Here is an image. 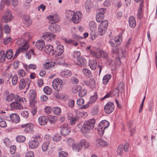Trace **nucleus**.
Wrapping results in <instances>:
<instances>
[{
	"label": "nucleus",
	"mask_w": 157,
	"mask_h": 157,
	"mask_svg": "<svg viewBox=\"0 0 157 157\" xmlns=\"http://www.w3.org/2000/svg\"><path fill=\"white\" fill-rule=\"evenodd\" d=\"M95 122V120L93 118L85 121L80 129L81 131L84 134L90 133L94 127Z\"/></svg>",
	"instance_id": "nucleus-1"
},
{
	"label": "nucleus",
	"mask_w": 157,
	"mask_h": 157,
	"mask_svg": "<svg viewBox=\"0 0 157 157\" xmlns=\"http://www.w3.org/2000/svg\"><path fill=\"white\" fill-rule=\"evenodd\" d=\"M42 139L39 135H36L33 136L32 139L29 141L28 144L29 147L31 149H35L38 146Z\"/></svg>",
	"instance_id": "nucleus-2"
},
{
	"label": "nucleus",
	"mask_w": 157,
	"mask_h": 157,
	"mask_svg": "<svg viewBox=\"0 0 157 157\" xmlns=\"http://www.w3.org/2000/svg\"><path fill=\"white\" fill-rule=\"evenodd\" d=\"M14 99H15V101H19L20 102H24V101L25 102L27 101V100L25 98H21L18 95H16L15 96L13 94H8L6 98V101L8 102L11 101Z\"/></svg>",
	"instance_id": "nucleus-3"
},
{
	"label": "nucleus",
	"mask_w": 157,
	"mask_h": 157,
	"mask_svg": "<svg viewBox=\"0 0 157 157\" xmlns=\"http://www.w3.org/2000/svg\"><path fill=\"white\" fill-rule=\"evenodd\" d=\"M4 119L10 121L11 120L13 123H18L20 121V118L19 116L16 113H12L10 116L8 114H6L4 116Z\"/></svg>",
	"instance_id": "nucleus-4"
},
{
	"label": "nucleus",
	"mask_w": 157,
	"mask_h": 157,
	"mask_svg": "<svg viewBox=\"0 0 157 157\" xmlns=\"http://www.w3.org/2000/svg\"><path fill=\"white\" fill-rule=\"evenodd\" d=\"M31 81L27 78H21L19 82V88L22 90L25 88L28 89L29 88Z\"/></svg>",
	"instance_id": "nucleus-5"
},
{
	"label": "nucleus",
	"mask_w": 157,
	"mask_h": 157,
	"mask_svg": "<svg viewBox=\"0 0 157 157\" xmlns=\"http://www.w3.org/2000/svg\"><path fill=\"white\" fill-rule=\"evenodd\" d=\"M31 38L30 33L29 32H26L24 33L22 36V39H20L17 42V44H27V41H29Z\"/></svg>",
	"instance_id": "nucleus-6"
},
{
	"label": "nucleus",
	"mask_w": 157,
	"mask_h": 157,
	"mask_svg": "<svg viewBox=\"0 0 157 157\" xmlns=\"http://www.w3.org/2000/svg\"><path fill=\"white\" fill-rule=\"evenodd\" d=\"M62 80L58 78L54 79L52 82V86L53 88L57 91L61 90L62 86Z\"/></svg>",
	"instance_id": "nucleus-7"
},
{
	"label": "nucleus",
	"mask_w": 157,
	"mask_h": 157,
	"mask_svg": "<svg viewBox=\"0 0 157 157\" xmlns=\"http://www.w3.org/2000/svg\"><path fill=\"white\" fill-rule=\"evenodd\" d=\"M12 15L10 10H7L4 15L2 17V21L4 23H6L11 21Z\"/></svg>",
	"instance_id": "nucleus-8"
},
{
	"label": "nucleus",
	"mask_w": 157,
	"mask_h": 157,
	"mask_svg": "<svg viewBox=\"0 0 157 157\" xmlns=\"http://www.w3.org/2000/svg\"><path fill=\"white\" fill-rule=\"evenodd\" d=\"M114 108L113 103L112 102H109L104 106L105 112L106 114H109L113 111Z\"/></svg>",
	"instance_id": "nucleus-9"
},
{
	"label": "nucleus",
	"mask_w": 157,
	"mask_h": 157,
	"mask_svg": "<svg viewBox=\"0 0 157 157\" xmlns=\"http://www.w3.org/2000/svg\"><path fill=\"white\" fill-rule=\"evenodd\" d=\"M60 128V133L62 135H67L71 132V129L68 127L67 124H63L61 126Z\"/></svg>",
	"instance_id": "nucleus-10"
},
{
	"label": "nucleus",
	"mask_w": 157,
	"mask_h": 157,
	"mask_svg": "<svg viewBox=\"0 0 157 157\" xmlns=\"http://www.w3.org/2000/svg\"><path fill=\"white\" fill-rule=\"evenodd\" d=\"M82 17V14L81 12L79 11H77L72 16L71 19L73 22L77 24L80 21Z\"/></svg>",
	"instance_id": "nucleus-11"
},
{
	"label": "nucleus",
	"mask_w": 157,
	"mask_h": 157,
	"mask_svg": "<svg viewBox=\"0 0 157 157\" xmlns=\"http://www.w3.org/2000/svg\"><path fill=\"white\" fill-rule=\"evenodd\" d=\"M21 126L22 128H25V131L28 133H32L34 131L33 128L34 127V125L31 123L22 125Z\"/></svg>",
	"instance_id": "nucleus-12"
},
{
	"label": "nucleus",
	"mask_w": 157,
	"mask_h": 157,
	"mask_svg": "<svg viewBox=\"0 0 157 157\" xmlns=\"http://www.w3.org/2000/svg\"><path fill=\"white\" fill-rule=\"evenodd\" d=\"M42 37L43 39H44L46 41H51L55 40V36L53 33L47 32L44 35L42 36Z\"/></svg>",
	"instance_id": "nucleus-13"
},
{
	"label": "nucleus",
	"mask_w": 157,
	"mask_h": 157,
	"mask_svg": "<svg viewBox=\"0 0 157 157\" xmlns=\"http://www.w3.org/2000/svg\"><path fill=\"white\" fill-rule=\"evenodd\" d=\"M48 28L50 31L53 33L59 32L61 30L59 25L56 24H51L49 25Z\"/></svg>",
	"instance_id": "nucleus-14"
},
{
	"label": "nucleus",
	"mask_w": 157,
	"mask_h": 157,
	"mask_svg": "<svg viewBox=\"0 0 157 157\" xmlns=\"http://www.w3.org/2000/svg\"><path fill=\"white\" fill-rule=\"evenodd\" d=\"M22 45H23L22 47L19 48L16 51V53L13 57V59H15L21 52H24V51L28 49L29 48V45L27 44H25Z\"/></svg>",
	"instance_id": "nucleus-15"
},
{
	"label": "nucleus",
	"mask_w": 157,
	"mask_h": 157,
	"mask_svg": "<svg viewBox=\"0 0 157 157\" xmlns=\"http://www.w3.org/2000/svg\"><path fill=\"white\" fill-rule=\"evenodd\" d=\"M57 44L56 49L55 50L56 55L58 56H60L64 51L63 46L60 44H58L59 43L56 42Z\"/></svg>",
	"instance_id": "nucleus-16"
},
{
	"label": "nucleus",
	"mask_w": 157,
	"mask_h": 157,
	"mask_svg": "<svg viewBox=\"0 0 157 157\" xmlns=\"http://www.w3.org/2000/svg\"><path fill=\"white\" fill-rule=\"evenodd\" d=\"M44 51L48 55L53 56L54 51L53 46L51 45H47L44 48Z\"/></svg>",
	"instance_id": "nucleus-17"
},
{
	"label": "nucleus",
	"mask_w": 157,
	"mask_h": 157,
	"mask_svg": "<svg viewBox=\"0 0 157 157\" xmlns=\"http://www.w3.org/2000/svg\"><path fill=\"white\" fill-rule=\"evenodd\" d=\"M18 102H19L17 101L13 102L10 104V106L13 109H22L23 108V106L21 104V103Z\"/></svg>",
	"instance_id": "nucleus-18"
},
{
	"label": "nucleus",
	"mask_w": 157,
	"mask_h": 157,
	"mask_svg": "<svg viewBox=\"0 0 157 157\" xmlns=\"http://www.w3.org/2000/svg\"><path fill=\"white\" fill-rule=\"evenodd\" d=\"M48 121L47 118L44 116H41L38 118V123L41 126H44L46 124Z\"/></svg>",
	"instance_id": "nucleus-19"
},
{
	"label": "nucleus",
	"mask_w": 157,
	"mask_h": 157,
	"mask_svg": "<svg viewBox=\"0 0 157 157\" xmlns=\"http://www.w3.org/2000/svg\"><path fill=\"white\" fill-rule=\"evenodd\" d=\"M96 144L99 147H103L107 146L108 144L107 143L103 140L97 139H96Z\"/></svg>",
	"instance_id": "nucleus-20"
},
{
	"label": "nucleus",
	"mask_w": 157,
	"mask_h": 157,
	"mask_svg": "<svg viewBox=\"0 0 157 157\" xmlns=\"http://www.w3.org/2000/svg\"><path fill=\"white\" fill-rule=\"evenodd\" d=\"M44 46V42L42 40L37 41L35 44L36 47L40 50H42Z\"/></svg>",
	"instance_id": "nucleus-21"
},
{
	"label": "nucleus",
	"mask_w": 157,
	"mask_h": 157,
	"mask_svg": "<svg viewBox=\"0 0 157 157\" xmlns=\"http://www.w3.org/2000/svg\"><path fill=\"white\" fill-rule=\"evenodd\" d=\"M77 64L81 67H84L86 65V60L82 57L77 59Z\"/></svg>",
	"instance_id": "nucleus-22"
},
{
	"label": "nucleus",
	"mask_w": 157,
	"mask_h": 157,
	"mask_svg": "<svg viewBox=\"0 0 157 157\" xmlns=\"http://www.w3.org/2000/svg\"><path fill=\"white\" fill-rule=\"evenodd\" d=\"M72 74V72L68 70H64L62 71L60 74L61 76L66 78H68L70 77Z\"/></svg>",
	"instance_id": "nucleus-23"
},
{
	"label": "nucleus",
	"mask_w": 157,
	"mask_h": 157,
	"mask_svg": "<svg viewBox=\"0 0 157 157\" xmlns=\"http://www.w3.org/2000/svg\"><path fill=\"white\" fill-rule=\"evenodd\" d=\"M23 21L25 25L27 27L30 25L32 23L31 20L30 19L29 17L28 16H26L23 17Z\"/></svg>",
	"instance_id": "nucleus-24"
},
{
	"label": "nucleus",
	"mask_w": 157,
	"mask_h": 157,
	"mask_svg": "<svg viewBox=\"0 0 157 157\" xmlns=\"http://www.w3.org/2000/svg\"><path fill=\"white\" fill-rule=\"evenodd\" d=\"M129 26L134 28L136 25V21L135 18L133 16H131L129 19Z\"/></svg>",
	"instance_id": "nucleus-25"
},
{
	"label": "nucleus",
	"mask_w": 157,
	"mask_h": 157,
	"mask_svg": "<svg viewBox=\"0 0 157 157\" xmlns=\"http://www.w3.org/2000/svg\"><path fill=\"white\" fill-rule=\"evenodd\" d=\"M72 148L73 150L76 151H79L81 150L82 148V146L80 143L75 144L72 145Z\"/></svg>",
	"instance_id": "nucleus-26"
},
{
	"label": "nucleus",
	"mask_w": 157,
	"mask_h": 157,
	"mask_svg": "<svg viewBox=\"0 0 157 157\" xmlns=\"http://www.w3.org/2000/svg\"><path fill=\"white\" fill-rule=\"evenodd\" d=\"M109 122L105 120L101 121L99 124V125L104 128V129L107 128L109 126Z\"/></svg>",
	"instance_id": "nucleus-27"
},
{
	"label": "nucleus",
	"mask_w": 157,
	"mask_h": 157,
	"mask_svg": "<svg viewBox=\"0 0 157 157\" xmlns=\"http://www.w3.org/2000/svg\"><path fill=\"white\" fill-rule=\"evenodd\" d=\"M111 77V75L110 74H107L105 75L102 79L103 84L105 85L107 84Z\"/></svg>",
	"instance_id": "nucleus-28"
},
{
	"label": "nucleus",
	"mask_w": 157,
	"mask_h": 157,
	"mask_svg": "<svg viewBox=\"0 0 157 157\" xmlns=\"http://www.w3.org/2000/svg\"><path fill=\"white\" fill-rule=\"evenodd\" d=\"M89 28L91 31H95L96 29V25L95 22L91 21L89 23Z\"/></svg>",
	"instance_id": "nucleus-29"
},
{
	"label": "nucleus",
	"mask_w": 157,
	"mask_h": 157,
	"mask_svg": "<svg viewBox=\"0 0 157 157\" xmlns=\"http://www.w3.org/2000/svg\"><path fill=\"white\" fill-rule=\"evenodd\" d=\"M93 5V4L92 2L90 1H87L86 2L85 5V8L86 10L88 12H89Z\"/></svg>",
	"instance_id": "nucleus-30"
},
{
	"label": "nucleus",
	"mask_w": 157,
	"mask_h": 157,
	"mask_svg": "<svg viewBox=\"0 0 157 157\" xmlns=\"http://www.w3.org/2000/svg\"><path fill=\"white\" fill-rule=\"evenodd\" d=\"M97 62L96 60H90L89 63V65L92 70H94L97 67Z\"/></svg>",
	"instance_id": "nucleus-31"
},
{
	"label": "nucleus",
	"mask_w": 157,
	"mask_h": 157,
	"mask_svg": "<svg viewBox=\"0 0 157 157\" xmlns=\"http://www.w3.org/2000/svg\"><path fill=\"white\" fill-rule=\"evenodd\" d=\"M82 72L87 77H90L91 76V73L90 71L88 69L83 68L82 70Z\"/></svg>",
	"instance_id": "nucleus-32"
},
{
	"label": "nucleus",
	"mask_w": 157,
	"mask_h": 157,
	"mask_svg": "<svg viewBox=\"0 0 157 157\" xmlns=\"http://www.w3.org/2000/svg\"><path fill=\"white\" fill-rule=\"evenodd\" d=\"M47 119L49 121L52 123H54L56 121L57 117L56 116L51 115H48L47 116Z\"/></svg>",
	"instance_id": "nucleus-33"
},
{
	"label": "nucleus",
	"mask_w": 157,
	"mask_h": 157,
	"mask_svg": "<svg viewBox=\"0 0 157 157\" xmlns=\"http://www.w3.org/2000/svg\"><path fill=\"white\" fill-rule=\"evenodd\" d=\"M124 83L123 82H121L118 85L117 88L120 90V93H122L124 90Z\"/></svg>",
	"instance_id": "nucleus-34"
},
{
	"label": "nucleus",
	"mask_w": 157,
	"mask_h": 157,
	"mask_svg": "<svg viewBox=\"0 0 157 157\" xmlns=\"http://www.w3.org/2000/svg\"><path fill=\"white\" fill-rule=\"evenodd\" d=\"M82 89L81 86L78 85L74 86L72 88V91L73 93H76L80 91Z\"/></svg>",
	"instance_id": "nucleus-35"
},
{
	"label": "nucleus",
	"mask_w": 157,
	"mask_h": 157,
	"mask_svg": "<svg viewBox=\"0 0 157 157\" xmlns=\"http://www.w3.org/2000/svg\"><path fill=\"white\" fill-rule=\"evenodd\" d=\"M68 118L70 120V123L71 125L74 124L78 120V118L76 117L70 116H68Z\"/></svg>",
	"instance_id": "nucleus-36"
},
{
	"label": "nucleus",
	"mask_w": 157,
	"mask_h": 157,
	"mask_svg": "<svg viewBox=\"0 0 157 157\" xmlns=\"http://www.w3.org/2000/svg\"><path fill=\"white\" fill-rule=\"evenodd\" d=\"M110 45L113 48L117 47L120 45V42L118 39L115 40L114 43L111 41H109V42Z\"/></svg>",
	"instance_id": "nucleus-37"
},
{
	"label": "nucleus",
	"mask_w": 157,
	"mask_h": 157,
	"mask_svg": "<svg viewBox=\"0 0 157 157\" xmlns=\"http://www.w3.org/2000/svg\"><path fill=\"white\" fill-rule=\"evenodd\" d=\"M97 98V93L95 92L94 93V95L90 98L89 103L90 104L93 103L96 101Z\"/></svg>",
	"instance_id": "nucleus-38"
},
{
	"label": "nucleus",
	"mask_w": 157,
	"mask_h": 157,
	"mask_svg": "<svg viewBox=\"0 0 157 157\" xmlns=\"http://www.w3.org/2000/svg\"><path fill=\"white\" fill-rule=\"evenodd\" d=\"M5 55L7 59H11L13 56L12 50L11 49H9L7 50Z\"/></svg>",
	"instance_id": "nucleus-39"
},
{
	"label": "nucleus",
	"mask_w": 157,
	"mask_h": 157,
	"mask_svg": "<svg viewBox=\"0 0 157 157\" xmlns=\"http://www.w3.org/2000/svg\"><path fill=\"white\" fill-rule=\"evenodd\" d=\"M80 143L82 147H84L85 148H87L90 145L89 142L84 140H81Z\"/></svg>",
	"instance_id": "nucleus-40"
},
{
	"label": "nucleus",
	"mask_w": 157,
	"mask_h": 157,
	"mask_svg": "<svg viewBox=\"0 0 157 157\" xmlns=\"http://www.w3.org/2000/svg\"><path fill=\"white\" fill-rule=\"evenodd\" d=\"M29 97L30 98H35L36 97V94L35 91L34 90H30L29 93Z\"/></svg>",
	"instance_id": "nucleus-41"
},
{
	"label": "nucleus",
	"mask_w": 157,
	"mask_h": 157,
	"mask_svg": "<svg viewBox=\"0 0 157 157\" xmlns=\"http://www.w3.org/2000/svg\"><path fill=\"white\" fill-rule=\"evenodd\" d=\"M102 26H99L98 29V33L100 36H102L106 32V30L105 29H104L103 27H102Z\"/></svg>",
	"instance_id": "nucleus-42"
},
{
	"label": "nucleus",
	"mask_w": 157,
	"mask_h": 157,
	"mask_svg": "<svg viewBox=\"0 0 157 157\" xmlns=\"http://www.w3.org/2000/svg\"><path fill=\"white\" fill-rule=\"evenodd\" d=\"M53 112L55 115H59L61 113V109L59 107H55L53 109Z\"/></svg>",
	"instance_id": "nucleus-43"
},
{
	"label": "nucleus",
	"mask_w": 157,
	"mask_h": 157,
	"mask_svg": "<svg viewBox=\"0 0 157 157\" xmlns=\"http://www.w3.org/2000/svg\"><path fill=\"white\" fill-rule=\"evenodd\" d=\"M108 24V22L107 20H104L102 21L101 24L99 25V26H102L104 29L107 30V26Z\"/></svg>",
	"instance_id": "nucleus-44"
},
{
	"label": "nucleus",
	"mask_w": 157,
	"mask_h": 157,
	"mask_svg": "<svg viewBox=\"0 0 157 157\" xmlns=\"http://www.w3.org/2000/svg\"><path fill=\"white\" fill-rule=\"evenodd\" d=\"M6 55L5 53V52L2 51L0 52V62H3L5 59H6Z\"/></svg>",
	"instance_id": "nucleus-45"
},
{
	"label": "nucleus",
	"mask_w": 157,
	"mask_h": 157,
	"mask_svg": "<svg viewBox=\"0 0 157 157\" xmlns=\"http://www.w3.org/2000/svg\"><path fill=\"white\" fill-rule=\"evenodd\" d=\"M16 141L19 142H23L25 140V137L23 136H19L16 137Z\"/></svg>",
	"instance_id": "nucleus-46"
},
{
	"label": "nucleus",
	"mask_w": 157,
	"mask_h": 157,
	"mask_svg": "<svg viewBox=\"0 0 157 157\" xmlns=\"http://www.w3.org/2000/svg\"><path fill=\"white\" fill-rule=\"evenodd\" d=\"M104 15L101 13H98L96 16V20L97 22H101L102 20L104 18Z\"/></svg>",
	"instance_id": "nucleus-47"
},
{
	"label": "nucleus",
	"mask_w": 157,
	"mask_h": 157,
	"mask_svg": "<svg viewBox=\"0 0 157 157\" xmlns=\"http://www.w3.org/2000/svg\"><path fill=\"white\" fill-rule=\"evenodd\" d=\"M59 150L61 151L59 153V157H66L67 156V153L65 151H62V148H59Z\"/></svg>",
	"instance_id": "nucleus-48"
},
{
	"label": "nucleus",
	"mask_w": 157,
	"mask_h": 157,
	"mask_svg": "<svg viewBox=\"0 0 157 157\" xmlns=\"http://www.w3.org/2000/svg\"><path fill=\"white\" fill-rule=\"evenodd\" d=\"M124 145L123 144L120 145L118 147L117 152L118 154L121 155L123 152Z\"/></svg>",
	"instance_id": "nucleus-49"
},
{
	"label": "nucleus",
	"mask_w": 157,
	"mask_h": 157,
	"mask_svg": "<svg viewBox=\"0 0 157 157\" xmlns=\"http://www.w3.org/2000/svg\"><path fill=\"white\" fill-rule=\"evenodd\" d=\"M75 13L73 11L68 10L66 12V17L68 19L72 18V16H73Z\"/></svg>",
	"instance_id": "nucleus-50"
},
{
	"label": "nucleus",
	"mask_w": 157,
	"mask_h": 157,
	"mask_svg": "<svg viewBox=\"0 0 157 157\" xmlns=\"http://www.w3.org/2000/svg\"><path fill=\"white\" fill-rule=\"evenodd\" d=\"M44 90L45 93L48 95L51 94L52 92L51 88L48 86L44 87Z\"/></svg>",
	"instance_id": "nucleus-51"
},
{
	"label": "nucleus",
	"mask_w": 157,
	"mask_h": 157,
	"mask_svg": "<svg viewBox=\"0 0 157 157\" xmlns=\"http://www.w3.org/2000/svg\"><path fill=\"white\" fill-rule=\"evenodd\" d=\"M100 54L101 56L105 59H107L108 57V55L107 52L103 51H101L100 52Z\"/></svg>",
	"instance_id": "nucleus-52"
},
{
	"label": "nucleus",
	"mask_w": 157,
	"mask_h": 157,
	"mask_svg": "<svg viewBox=\"0 0 157 157\" xmlns=\"http://www.w3.org/2000/svg\"><path fill=\"white\" fill-rule=\"evenodd\" d=\"M119 56H121L122 57H125L126 56V52L124 49L121 48H119Z\"/></svg>",
	"instance_id": "nucleus-53"
},
{
	"label": "nucleus",
	"mask_w": 157,
	"mask_h": 157,
	"mask_svg": "<svg viewBox=\"0 0 157 157\" xmlns=\"http://www.w3.org/2000/svg\"><path fill=\"white\" fill-rule=\"evenodd\" d=\"M49 143L48 142H45L43 144L42 146V149L43 151H46L48 148Z\"/></svg>",
	"instance_id": "nucleus-54"
},
{
	"label": "nucleus",
	"mask_w": 157,
	"mask_h": 157,
	"mask_svg": "<svg viewBox=\"0 0 157 157\" xmlns=\"http://www.w3.org/2000/svg\"><path fill=\"white\" fill-rule=\"evenodd\" d=\"M54 66V64L52 62L46 63L44 65V67L45 69H48Z\"/></svg>",
	"instance_id": "nucleus-55"
},
{
	"label": "nucleus",
	"mask_w": 157,
	"mask_h": 157,
	"mask_svg": "<svg viewBox=\"0 0 157 157\" xmlns=\"http://www.w3.org/2000/svg\"><path fill=\"white\" fill-rule=\"evenodd\" d=\"M18 77L16 75H15L13 76V78H12V84L13 85L15 86L16 85Z\"/></svg>",
	"instance_id": "nucleus-56"
},
{
	"label": "nucleus",
	"mask_w": 157,
	"mask_h": 157,
	"mask_svg": "<svg viewBox=\"0 0 157 157\" xmlns=\"http://www.w3.org/2000/svg\"><path fill=\"white\" fill-rule=\"evenodd\" d=\"M4 143L5 144L7 147H9L11 143L10 141L8 138H5L3 140Z\"/></svg>",
	"instance_id": "nucleus-57"
},
{
	"label": "nucleus",
	"mask_w": 157,
	"mask_h": 157,
	"mask_svg": "<svg viewBox=\"0 0 157 157\" xmlns=\"http://www.w3.org/2000/svg\"><path fill=\"white\" fill-rule=\"evenodd\" d=\"M119 48L117 47L113 48L112 49V53L113 54L118 55Z\"/></svg>",
	"instance_id": "nucleus-58"
},
{
	"label": "nucleus",
	"mask_w": 157,
	"mask_h": 157,
	"mask_svg": "<svg viewBox=\"0 0 157 157\" xmlns=\"http://www.w3.org/2000/svg\"><path fill=\"white\" fill-rule=\"evenodd\" d=\"M104 128L98 125V130L99 132V134L101 136H102L104 133Z\"/></svg>",
	"instance_id": "nucleus-59"
},
{
	"label": "nucleus",
	"mask_w": 157,
	"mask_h": 157,
	"mask_svg": "<svg viewBox=\"0 0 157 157\" xmlns=\"http://www.w3.org/2000/svg\"><path fill=\"white\" fill-rule=\"evenodd\" d=\"M18 75L21 77H24L25 75V72L24 70L21 69L17 71Z\"/></svg>",
	"instance_id": "nucleus-60"
},
{
	"label": "nucleus",
	"mask_w": 157,
	"mask_h": 157,
	"mask_svg": "<svg viewBox=\"0 0 157 157\" xmlns=\"http://www.w3.org/2000/svg\"><path fill=\"white\" fill-rule=\"evenodd\" d=\"M61 139V136L58 134H56L53 137V139L54 141H58Z\"/></svg>",
	"instance_id": "nucleus-61"
},
{
	"label": "nucleus",
	"mask_w": 157,
	"mask_h": 157,
	"mask_svg": "<svg viewBox=\"0 0 157 157\" xmlns=\"http://www.w3.org/2000/svg\"><path fill=\"white\" fill-rule=\"evenodd\" d=\"M4 30L5 33H10V28L7 24H6L4 26Z\"/></svg>",
	"instance_id": "nucleus-62"
},
{
	"label": "nucleus",
	"mask_w": 157,
	"mask_h": 157,
	"mask_svg": "<svg viewBox=\"0 0 157 157\" xmlns=\"http://www.w3.org/2000/svg\"><path fill=\"white\" fill-rule=\"evenodd\" d=\"M25 157H34V153L32 151H28L26 153Z\"/></svg>",
	"instance_id": "nucleus-63"
},
{
	"label": "nucleus",
	"mask_w": 157,
	"mask_h": 157,
	"mask_svg": "<svg viewBox=\"0 0 157 157\" xmlns=\"http://www.w3.org/2000/svg\"><path fill=\"white\" fill-rule=\"evenodd\" d=\"M119 92H120V90L116 88L113 90V94L114 96L116 97H118L119 95Z\"/></svg>",
	"instance_id": "nucleus-64"
}]
</instances>
